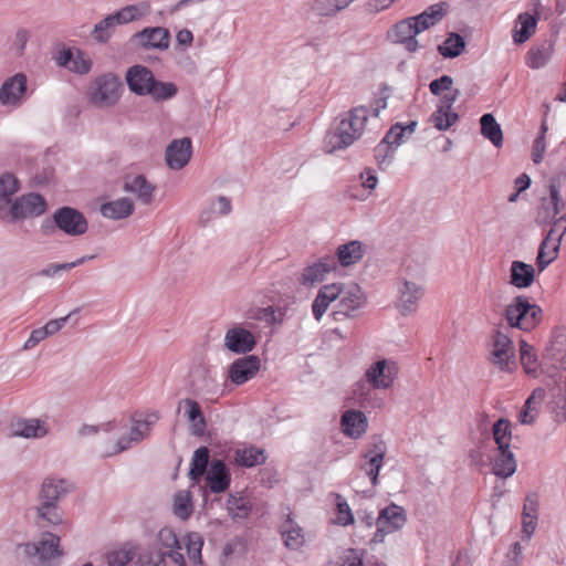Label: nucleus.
Instances as JSON below:
<instances>
[{"instance_id":"f257e3e1","label":"nucleus","mask_w":566,"mask_h":566,"mask_svg":"<svg viewBox=\"0 0 566 566\" xmlns=\"http://www.w3.org/2000/svg\"><path fill=\"white\" fill-rule=\"evenodd\" d=\"M369 111L366 106H357L349 111L337 126L326 135L325 145L328 153L344 149L357 140L365 128Z\"/></svg>"},{"instance_id":"f03ea898","label":"nucleus","mask_w":566,"mask_h":566,"mask_svg":"<svg viewBox=\"0 0 566 566\" xmlns=\"http://www.w3.org/2000/svg\"><path fill=\"white\" fill-rule=\"evenodd\" d=\"M544 358L547 364V374L555 378L559 394L564 396L560 408L566 420V331L564 328L554 329Z\"/></svg>"},{"instance_id":"7ed1b4c3","label":"nucleus","mask_w":566,"mask_h":566,"mask_svg":"<svg viewBox=\"0 0 566 566\" xmlns=\"http://www.w3.org/2000/svg\"><path fill=\"white\" fill-rule=\"evenodd\" d=\"M543 311L526 296L518 295L505 308V318L511 327L530 332L542 321Z\"/></svg>"},{"instance_id":"20e7f679","label":"nucleus","mask_w":566,"mask_h":566,"mask_svg":"<svg viewBox=\"0 0 566 566\" xmlns=\"http://www.w3.org/2000/svg\"><path fill=\"white\" fill-rule=\"evenodd\" d=\"M19 549L29 558H38L39 566H55L54 559L63 555L60 537L51 532L42 533L38 542L19 545Z\"/></svg>"},{"instance_id":"39448f33","label":"nucleus","mask_w":566,"mask_h":566,"mask_svg":"<svg viewBox=\"0 0 566 566\" xmlns=\"http://www.w3.org/2000/svg\"><path fill=\"white\" fill-rule=\"evenodd\" d=\"M122 83L112 74H103L97 77L90 92V102L96 107H111L115 105L120 96Z\"/></svg>"},{"instance_id":"423d86ee","label":"nucleus","mask_w":566,"mask_h":566,"mask_svg":"<svg viewBox=\"0 0 566 566\" xmlns=\"http://www.w3.org/2000/svg\"><path fill=\"white\" fill-rule=\"evenodd\" d=\"M407 517L405 510L397 505L390 504L379 512L376 518V533L370 539V544H379L385 541L388 534L395 533L403 527Z\"/></svg>"},{"instance_id":"0eeeda50","label":"nucleus","mask_w":566,"mask_h":566,"mask_svg":"<svg viewBox=\"0 0 566 566\" xmlns=\"http://www.w3.org/2000/svg\"><path fill=\"white\" fill-rule=\"evenodd\" d=\"M490 363L502 371L512 373L516 368L515 348L511 338L500 331L492 337Z\"/></svg>"},{"instance_id":"6e6552de","label":"nucleus","mask_w":566,"mask_h":566,"mask_svg":"<svg viewBox=\"0 0 566 566\" xmlns=\"http://www.w3.org/2000/svg\"><path fill=\"white\" fill-rule=\"evenodd\" d=\"M336 286L338 295H336V311L333 313L335 319H338V315L354 317L355 312L366 304V296L363 290L355 283L347 285L336 283Z\"/></svg>"},{"instance_id":"1a4fd4ad","label":"nucleus","mask_w":566,"mask_h":566,"mask_svg":"<svg viewBox=\"0 0 566 566\" xmlns=\"http://www.w3.org/2000/svg\"><path fill=\"white\" fill-rule=\"evenodd\" d=\"M53 220L61 231L72 237L84 234L88 228L84 214L71 207L59 208L53 214Z\"/></svg>"},{"instance_id":"9d476101","label":"nucleus","mask_w":566,"mask_h":566,"mask_svg":"<svg viewBox=\"0 0 566 566\" xmlns=\"http://www.w3.org/2000/svg\"><path fill=\"white\" fill-rule=\"evenodd\" d=\"M45 208L46 202L41 195L29 193L17 199L12 203L8 212V220L10 222H14L19 219L38 217L44 213Z\"/></svg>"},{"instance_id":"9b49d317","label":"nucleus","mask_w":566,"mask_h":566,"mask_svg":"<svg viewBox=\"0 0 566 566\" xmlns=\"http://www.w3.org/2000/svg\"><path fill=\"white\" fill-rule=\"evenodd\" d=\"M386 444L379 437H374L368 450L363 454L365 462L360 469L370 478L371 484H378V474L384 463Z\"/></svg>"},{"instance_id":"f8f14e48","label":"nucleus","mask_w":566,"mask_h":566,"mask_svg":"<svg viewBox=\"0 0 566 566\" xmlns=\"http://www.w3.org/2000/svg\"><path fill=\"white\" fill-rule=\"evenodd\" d=\"M413 20L415 19H411V17L403 19L388 31V38L396 43L405 44L408 52H416L419 49V43L416 39L419 29L416 27Z\"/></svg>"},{"instance_id":"ddd939ff","label":"nucleus","mask_w":566,"mask_h":566,"mask_svg":"<svg viewBox=\"0 0 566 566\" xmlns=\"http://www.w3.org/2000/svg\"><path fill=\"white\" fill-rule=\"evenodd\" d=\"M397 373L394 363L386 359L374 363L365 374L366 380L376 389H387L391 387Z\"/></svg>"},{"instance_id":"4468645a","label":"nucleus","mask_w":566,"mask_h":566,"mask_svg":"<svg viewBox=\"0 0 566 566\" xmlns=\"http://www.w3.org/2000/svg\"><path fill=\"white\" fill-rule=\"evenodd\" d=\"M261 367V360L255 355L234 360L229 367V378L235 385H242L252 379Z\"/></svg>"},{"instance_id":"2eb2a0df","label":"nucleus","mask_w":566,"mask_h":566,"mask_svg":"<svg viewBox=\"0 0 566 566\" xmlns=\"http://www.w3.org/2000/svg\"><path fill=\"white\" fill-rule=\"evenodd\" d=\"M27 91V76L17 73L3 82L0 87V103L4 106H17Z\"/></svg>"},{"instance_id":"dca6fc26","label":"nucleus","mask_w":566,"mask_h":566,"mask_svg":"<svg viewBox=\"0 0 566 566\" xmlns=\"http://www.w3.org/2000/svg\"><path fill=\"white\" fill-rule=\"evenodd\" d=\"M191 140L188 137L172 140L166 148L165 158L174 170L184 168L191 158Z\"/></svg>"},{"instance_id":"f3484780","label":"nucleus","mask_w":566,"mask_h":566,"mask_svg":"<svg viewBox=\"0 0 566 566\" xmlns=\"http://www.w3.org/2000/svg\"><path fill=\"white\" fill-rule=\"evenodd\" d=\"M155 76L153 72L140 64L129 67L126 72V82L129 90L139 96H146L149 86L154 84Z\"/></svg>"},{"instance_id":"a211bd4d","label":"nucleus","mask_w":566,"mask_h":566,"mask_svg":"<svg viewBox=\"0 0 566 566\" xmlns=\"http://www.w3.org/2000/svg\"><path fill=\"white\" fill-rule=\"evenodd\" d=\"M224 345L232 353L245 354L255 346V337L248 329L235 326L226 333Z\"/></svg>"},{"instance_id":"6ab92c4d","label":"nucleus","mask_w":566,"mask_h":566,"mask_svg":"<svg viewBox=\"0 0 566 566\" xmlns=\"http://www.w3.org/2000/svg\"><path fill=\"white\" fill-rule=\"evenodd\" d=\"M279 532L285 547L291 551H297L305 544V533L291 513L286 514L285 520L280 524Z\"/></svg>"},{"instance_id":"aec40b11","label":"nucleus","mask_w":566,"mask_h":566,"mask_svg":"<svg viewBox=\"0 0 566 566\" xmlns=\"http://www.w3.org/2000/svg\"><path fill=\"white\" fill-rule=\"evenodd\" d=\"M555 41L545 39L532 45L526 54V65L538 70L545 67L554 54Z\"/></svg>"},{"instance_id":"412c9836","label":"nucleus","mask_w":566,"mask_h":566,"mask_svg":"<svg viewBox=\"0 0 566 566\" xmlns=\"http://www.w3.org/2000/svg\"><path fill=\"white\" fill-rule=\"evenodd\" d=\"M123 189L135 195L143 205H149L154 200L155 186L143 175L127 176Z\"/></svg>"},{"instance_id":"4be33fe9","label":"nucleus","mask_w":566,"mask_h":566,"mask_svg":"<svg viewBox=\"0 0 566 566\" xmlns=\"http://www.w3.org/2000/svg\"><path fill=\"white\" fill-rule=\"evenodd\" d=\"M135 39L143 48L166 50L169 46L170 33L166 28H145L135 34Z\"/></svg>"},{"instance_id":"5701e85b","label":"nucleus","mask_w":566,"mask_h":566,"mask_svg":"<svg viewBox=\"0 0 566 566\" xmlns=\"http://www.w3.org/2000/svg\"><path fill=\"white\" fill-rule=\"evenodd\" d=\"M422 295V286L410 281H405L399 287V298L397 303V307L399 308L400 313L402 315H408L415 312L417 304Z\"/></svg>"},{"instance_id":"b1692460","label":"nucleus","mask_w":566,"mask_h":566,"mask_svg":"<svg viewBox=\"0 0 566 566\" xmlns=\"http://www.w3.org/2000/svg\"><path fill=\"white\" fill-rule=\"evenodd\" d=\"M336 269L334 256L325 255L317 262L306 266L303 271L301 282L304 285H313L324 280L325 275Z\"/></svg>"},{"instance_id":"393cba45","label":"nucleus","mask_w":566,"mask_h":566,"mask_svg":"<svg viewBox=\"0 0 566 566\" xmlns=\"http://www.w3.org/2000/svg\"><path fill=\"white\" fill-rule=\"evenodd\" d=\"M72 489V484L63 479L46 478L39 493V501L59 503Z\"/></svg>"},{"instance_id":"a878e982","label":"nucleus","mask_w":566,"mask_h":566,"mask_svg":"<svg viewBox=\"0 0 566 566\" xmlns=\"http://www.w3.org/2000/svg\"><path fill=\"white\" fill-rule=\"evenodd\" d=\"M49 428L45 421L40 419H21L12 424L11 436L25 439H39L48 434Z\"/></svg>"},{"instance_id":"bb28decb","label":"nucleus","mask_w":566,"mask_h":566,"mask_svg":"<svg viewBox=\"0 0 566 566\" xmlns=\"http://www.w3.org/2000/svg\"><path fill=\"white\" fill-rule=\"evenodd\" d=\"M207 482L213 493L224 492L230 485V472L221 460H213L207 471Z\"/></svg>"},{"instance_id":"cd10ccee","label":"nucleus","mask_w":566,"mask_h":566,"mask_svg":"<svg viewBox=\"0 0 566 566\" xmlns=\"http://www.w3.org/2000/svg\"><path fill=\"white\" fill-rule=\"evenodd\" d=\"M340 424L343 432L347 437L358 439L366 432L368 421L364 412L347 410L342 416Z\"/></svg>"},{"instance_id":"c85d7f7f","label":"nucleus","mask_w":566,"mask_h":566,"mask_svg":"<svg viewBox=\"0 0 566 566\" xmlns=\"http://www.w3.org/2000/svg\"><path fill=\"white\" fill-rule=\"evenodd\" d=\"M181 409L185 410V416L191 423L192 432L195 434H202L206 428V419L198 401L191 398L181 399L178 402L177 411L180 412Z\"/></svg>"},{"instance_id":"c756f323","label":"nucleus","mask_w":566,"mask_h":566,"mask_svg":"<svg viewBox=\"0 0 566 566\" xmlns=\"http://www.w3.org/2000/svg\"><path fill=\"white\" fill-rule=\"evenodd\" d=\"M535 280V269L523 261H513L510 269V284L517 289L530 287Z\"/></svg>"},{"instance_id":"7c9ffc66","label":"nucleus","mask_w":566,"mask_h":566,"mask_svg":"<svg viewBox=\"0 0 566 566\" xmlns=\"http://www.w3.org/2000/svg\"><path fill=\"white\" fill-rule=\"evenodd\" d=\"M447 13V4L436 3L433 6H430L427 10H424L422 13L411 17V19H415L413 22L416 23V27L419 29V33L433 27L439 21L442 20V18Z\"/></svg>"},{"instance_id":"2f4dec72","label":"nucleus","mask_w":566,"mask_h":566,"mask_svg":"<svg viewBox=\"0 0 566 566\" xmlns=\"http://www.w3.org/2000/svg\"><path fill=\"white\" fill-rule=\"evenodd\" d=\"M336 295H338L336 283L323 285L319 289L312 304L313 315L316 321H319L327 311L329 304L336 301Z\"/></svg>"},{"instance_id":"473e14b6","label":"nucleus","mask_w":566,"mask_h":566,"mask_svg":"<svg viewBox=\"0 0 566 566\" xmlns=\"http://www.w3.org/2000/svg\"><path fill=\"white\" fill-rule=\"evenodd\" d=\"M517 468V463L513 452L510 449H499V454L495 457L492 471L502 479L512 476Z\"/></svg>"},{"instance_id":"72a5a7b5","label":"nucleus","mask_w":566,"mask_h":566,"mask_svg":"<svg viewBox=\"0 0 566 566\" xmlns=\"http://www.w3.org/2000/svg\"><path fill=\"white\" fill-rule=\"evenodd\" d=\"M559 244L558 239H553L552 235H546L541 242L536 258L539 272L544 271L557 258Z\"/></svg>"},{"instance_id":"f704fd0d","label":"nucleus","mask_w":566,"mask_h":566,"mask_svg":"<svg viewBox=\"0 0 566 566\" xmlns=\"http://www.w3.org/2000/svg\"><path fill=\"white\" fill-rule=\"evenodd\" d=\"M133 211L134 203L129 198H119L101 206V213L105 218L113 220L127 218L133 213Z\"/></svg>"},{"instance_id":"c9c22d12","label":"nucleus","mask_w":566,"mask_h":566,"mask_svg":"<svg viewBox=\"0 0 566 566\" xmlns=\"http://www.w3.org/2000/svg\"><path fill=\"white\" fill-rule=\"evenodd\" d=\"M364 244L353 240L337 248L336 255L342 266H349L357 263L364 256Z\"/></svg>"},{"instance_id":"e433bc0d","label":"nucleus","mask_w":566,"mask_h":566,"mask_svg":"<svg viewBox=\"0 0 566 566\" xmlns=\"http://www.w3.org/2000/svg\"><path fill=\"white\" fill-rule=\"evenodd\" d=\"M548 197L559 212L566 209V195L563 190L566 188V174L559 172L548 179Z\"/></svg>"},{"instance_id":"4c0bfd02","label":"nucleus","mask_w":566,"mask_h":566,"mask_svg":"<svg viewBox=\"0 0 566 566\" xmlns=\"http://www.w3.org/2000/svg\"><path fill=\"white\" fill-rule=\"evenodd\" d=\"M538 18L530 13H521L516 20L513 39L517 44L526 42L536 31Z\"/></svg>"},{"instance_id":"58836bf2","label":"nucleus","mask_w":566,"mask_h":566,"mask_svg":"<svg viewBox=\"0 0 566 566\" xmlns=\"http://www.w3.org/2000/svg\"><path fill=\"white\" fill-rule=\"evenodd\" d=\"M481 134L489 139L496 148L503 145V133L500 124L491 113L482 115L480 118Z\"/></svg>"},{"instance_id":"ea45409f","label":"nucleus","mask_w":566,"mask_h":566,"mask_svg":"<svg viewBox=\"0 0 566 566\" xmlns=\"http://www.w3.org/2000/svg\"><path fill=\"white\" fill-rule=\"evenodd\" d=\"M520 359L524 371L528 376L534 378L538 377L541 366L537 360V355L533 346L528 345L523 339L520 342Z\"/></svg>"},{"instance_id":"a19ab883","label":"nucleus","mask_w":566,"mask_h":566,"mask_svg":"<svg viewBox=\"0 0 566 566\" xmlns=\"http://www.w3.org/2000/svg\"><path fill=\"white\" fill-rule=\"evenodd\" d=\"M35 512L38 518L49 525H60L63 522V512L57 503L39 501Z\"/></svg>"},{"instance_id":"79ce46f5","label":"nucleus","mask_w":566,"mask_h":566,"mask_svg":"<svg viewBox=\"0 0 566 566\" xmlns=\"http://www.w3.org/2000/svg\"><path fill=\"white\" fill-rule=\"evenodd\" d=\"M252 510L250 500L245 496H235L230 494L227 500V511L233 521L247 518Z\"/></svg>"},{"instance_id":"37998d69","label":"nucleus","mask_w":566,"mask_h":566,"mask_svg":"<svg viewBox=\"0 0 566 566\" xmlns=\"http://www.w3.org/2000/svg\"><path fill=\"white\" fill-rule=\"evenodd\" d=\"M209 463V449L207 447L198 448L192 455L189 478L195 483H198L202 475L207 471V467Z\"/></svg>"},{"instance_id":"c03bdc74","label":"nucleus","mask_w":566,"mask_h":566,"mask_svg":"<svg viewBox=\"0 0 566 566\" xmlns=\"http://www.w3.org/2000/svg\"><path fill=\"white\" fill-rule=\"evenodd\" d=\"M135 556V546L127 543L120 547L108 551L105 554V560L108 566H126Z\"/></svg>"},{"instance_id":"a18cd8bd","label":"nucleus","mask_w":566,"mask_h":566,"mask_svg":"<svg viewBox=\"0 0 566 566\" xmlns=\"http://www.w3.org/2000/svg\"><path fill=\"white\" fill-rule=\"evenodd\" d=\"M235 462L245 468H252L265 462L264 451L256 447L238 449L235 451Z\"/></svg>"},{"instance_id":"49530a36","label":"nucleus","mask_w":566,"mask_h":566,"mask_svg":"<svg viewBox=\"0 0 566 566\" xmlns=\"http://www.w3.org/2000/svg\"><path fill=\"white\" fill-rule=\"evenodd\" d=\"M416 126L417 122H410L406 126H402L400 123H397L386 133L382 140L391 148L392 146L398 147L405 142L407 137L412 135Z\"/></svg>"},{"instance_id":"de8ad7c7","label":"nucleus","mask_w":566,"mask_h":566,"mask_svg":"<svg viewBox=\"0 0 566 566\" xmlns=\"http://www.w3.org/2000/svg\"><path fill=\"white\" fill-rule=\"evenodd\" d=\"M465 48L464 39L454 32L448 34V38L438 46V52L443 57L454 59L459 56Z\"/></svg>"},{"instance_id":"09e8293b","label":"nucleus","mask_w":566,"mask_h":566,"mask_svg":"<svg viewBox=\"0 0 566 566\" xmlns=\"http://www.w3.org/2000/svg\"><path fill=\"white\" fill-rule=\"evenodd\" d=\"M147 95H149L155 102L168 101L175 97L178 93V88L172 82H161L154 80V84L149 87Z\"/></svg>"},{"instance_id":"8fccbe9b","label":"nucleus","mask_w":566,"mask_h":566,"mask_svg":"<svg viewBox=\"0 0 566 566\" xmlns=\"http://www.w3.org/2000/svg\"><path fill=\"white\" fill-rule=\"evenodd\" d=\"M231 211V202L224 196H219L216 200H213L209 207V209L203 210L200 214V223L206 226L212 217L216 216H226Z\"/></svg>"},{"instance_id":"3c124183","label":"nucleus","mask_w":566,"mask_h":566,"mask_svg":"<svg viewBox=\"0 0 566 566\" xmlns=\"http://www.w3.org/2000/svg\"><path fill=\"white\" fill-rule=\"evenodd\" d=\"M192 496L190 491L181 490L174 496V513L176 516L186 520L192 513Z\"/></svg>"},{"instance_id":"603ef678","label":"nucleus","mask_w":566,"mask_h":566,"mask_svg":"<svg viewBox=\"0 0 566 566\" xmlns=\"http://www.w3.org/2000/svg\"><path fill=\"white\" fill-rule=\"evenodd\" d=\"M492 433L497 449H510L511 422L507 419H499L492 427Z\"/></svg>"},{"instance_id":"864d4df0","label":"nucleus","mask_w":566,"mask_h":566,"mask_svg":"<svg viewBox=\"0 0 566 566\" xmlns=\"http://www.w3.org/2000/svg\"><path fill=\"white\" fill-rule=\"evenodd\" d=\"M459 119L458 113L447 111L437 106V109L431 114L430 122L438 130H447Z\"/></svg>"},{"instance_id":"5fc2aeb1","label":"nucleus","mask_w":566,"mask_h":566,"mask_svg":"<svg viewBox=\"0 0 566 566\" xmlns=\"http://www.w3.org/2000/svg\"><path fill=\"white\" fill-rule=\"evenodd\" d=\"M203 538L199 533H189L186 537V549L189 559L195 564H201V551Z\"/></svg>"},{"instance_id":"6e6d98bb","label":"nucleus","mask_w":566,"mask_h":566,"mask_svg":"<svg viewBox=\"0 0 566 566\" xmlns=\"http://www.w3.org/2000/svg\"><path fill=\"white\" fill-rule=\"evenodd\" d=\"M19 189L18 179L11 174H4L0 178V199L10 202L11 196Z\"/></svg>"},{"instance_id":"4d7b16f0","label":"nucleus","mask_w":566,"mask_h":566,"mask_svg":"<svg viewBox=\"0 0 566 566\" xmlns=\"http://www.w3.org/2000/svg\"><path fill=\"white\" fill-rule=\"evenodd\" d=\"M92 69V61L86 56V54L80 50L73 54V60L69 66L71 72L76 74H87Z\"/></svg>"},{"instance_id":"13d9d810","label":"nucleus","mask_w":566,"mask_h":566,"mask_svg":"<svg viewBox=\"0 0 566 566\" xmlns=\"http://www.w3.org/2000/svg\"><path fill=\"white\" fill-rule=\"evenodd\" d=\"M560 212L555 208L549 197H544L541 200V206L537 212V219L543 223H551Z\"/></svg>"},{"instance_id":"bf43d9fd","label":"nucleus","mask_w":566,"mask_h":566,"mask_svg":"<svg viewBox=\"0 0 566 566\" xmlns=\"http://www.w3.org/2000/svg\"><path fill=\"white\" fill-rule=\"evenodd\" d=\"M547 125L545 123L541 126V132L538 136L535 138L533 148H532V159L534 164H539L543 160L544 153L546 149V139L545 135L547 132Z\"/></svg>"},{"instance_id":"052dcab7","label":"nucleus","mask_w":566,"mask_h":566,"mask_svg":"<svg viewBox=\"0 0 566 566\" xmlns=\"http://www.w3.org/2000/svg\"><path fill=\"white\" fill-rule=\"evenodd\" d=\"M115 21L112 14L101 20L94 27V36L99 42H105L111 36V30L115 27Z\"/></svg>"},{"instance_id":"680f3d73","label":"nucleus","mask_w":566,"mask_h":566,"mask_svg":"<svg viewBox=\"0 0 566 566\" xmlns=\"http://www.w3.org/2000/svg\"><path fill=\"white\" fill-rule=\"evenodd\" d=\"M364 551L349 548L340 557V566H363Z\"/></svg>"},{"instance_id":"e2e57ef3","label":"nucleus","mask_w":566,"mask_h":566,"mask_svg":"<svg viewBox=\"0 0 566 566\" xmlns=\"http://www.w3.org/2000/svg\"><path fill=\"white\" fill-rule=\"evenodd\" d=\"M158 541L161 546L168 548V551L172 548H181L177 535L171 528H161L158 533Z\"/></svg>"},{"instance_id":"0e129e2a","label":"nucleus","mask_w":566,"mask_h":566,"mask_svg":"<svg viewBox=\"0 0 566 566\" xmlns=\"http://www.w3.org/2000/svg\"><path fill=\"white\" fill-rule=\"evenodd\" d=\"M112 15L116 24H124L136 20L139 12L136 6H127Z\"/></svg>"},{"instance_id":"69168bd1","label":"nucleus","mask_w":566,"mask_h":566,"mask_svg":"<svg viewBox=\"0 0 566 566\" xmlns=\"http://www.w3.org/2000/svg\"><path fill=\"white\" fill-rule=\"evenodd\" d=\"M374 156L379 166L389 163L394 157V148L381 140L374 149Z\"/></svg>"},{"instance_id":"338daca9","label":"nucleus","mask_w":566,"mask_h":566,"mask_svg":"<svg viewBox=\"0 0 566 566\" xmlns=\"http://www.w3.org/2000/svg\"><path fill=\"white\" fill-rule=\"evenodd\" d=\"M149 430V422L147 421H136L132 427L128 439L132 443H137L142 441L147 434Z\"/></svg>"},{"instance_id":"774afa93","label":"nucleus","mask_w":566,"mask_h":566,"mask_svg":"<svg viewBox=\"0 0 566 566\" xmlns=\"http://www.w3.org/2000/svg\"><path fill=\"white\" fill-rule=\"evenodd\" d=\"M552 222L553 224L547 235H552L553 239H558V242H560L566 233V212L559 218H555Z\"/></svg>"}]
</instances>
